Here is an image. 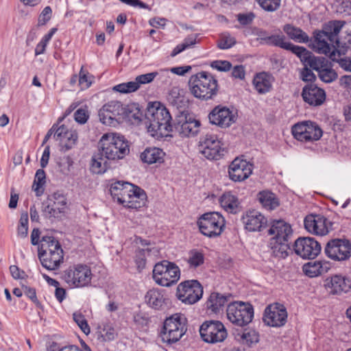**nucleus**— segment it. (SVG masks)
<instances>
[{
	"mask_svg": "<svg viewBox=\"0 0 351 351\" xmlns=\"http://www.w3.org/2000/svg\"><path fill=\"white\" fill-rule=\"evenodd\" d=\"M145 116L147 131L152 136L162 138L173 131L170 123L171 117L167 108L160 106L159 103L149 104Z\"/></svg>",
	"mask_w": 351,
	"mask_h": 351,
	"instance_id": "1",
	"label": "nucleus"
},
{
	"mask_svg": "<svg viewBox=\"0 0 351 351\" xmlns=\"http://www.w3.org/2000/svg\"><path fill=\"white\" fill-rule=\"evenodd\" d=\"M189 88L195 98L204 101L213 99L218 93L217 80L206 71L191 75L189 80Z\"/></svg>",
	"mask_w": 351,
	"mask_h": 351,
	"instance_id": "2",
	"label": "nucleus"
},
{
	"mask_svg": "<svg viewBox=\"0 0 351 351\" xmlns=\"http://www.w3.org/2000/svg\"><path fill=\"white\" fill-rule=\"evenodd\" d=\"M98 151L108 160L123 158L130 152L128 141L117 133L104 134L98 143Z\"/></svg>",
	"mask_w": 351,
	"mask_h": 351,
	"instance_id": "3",
	"label": "nucleus"
},
{
	"mask_svg": "<svg viewBox=\"0 0 351 351\" xmlns=\"http://www.w3.org/2000/svg\"><path fill=\"white\" fill-rule=\"evenodd\" d=\"M186 330V318L181 314H174L164 322L162 340L169 344L175 343L182 338Z\"/></svg>",
	"mask_w": 351,
	"mask_h": 351,
	"instance_id": "4",
	"label": "nucleus"
},
{
	"mask_svg": "<svg viewBox=\"0 0 351 351\" xmlns=\"http://www.w3.org/2000/svg\"><path fill=\"white\" fill-rule=\"evenodd\" d=\"M197 224L202 234L209 238H216L222 234L226 221L220 213L210 212L202 215Z\"/></svg>",
	"mask_w": 351,
	"mask_h": 351,
	"instance_id": "5",
	"label": "nucleus"
},
{
	"mask_svg": "<svg viewBox=\"0 0 351 351\" xmlns=\"http://www.w3.org/2000/svg\"><path fill=\"white\" fill-rule=\"evenodd\" d=\"M180 277V270L175 263L162 261L156 263L153 269V278L162 287H170L176 283Z\"/></svg>",
	"mask_w": 351,
	"mask_h": 351,
	"instance_id": "6",
	"label": "nucleus"
},
{
	"mask_svg": "<svg viewBox=\"0 0 351 351\" xmlns=\"http://www.w3.org/2000/svg\"><path fill=\"white\" fill-rule=\"evenodd\" d=\"M226 314L231 323L237 326L243 327L252 321L254 308L247 302H234L228 305Z\"/></svg>",
	"mask_w": 351,
	"mask_h": 351,
	"instance_id": "7",
	"label": "nucleus"
},
{
	"mask_svg": "<svg viewBox=\"0 0 351 351\" xmlns=\"http://www.w3.org/2000/svg\"><path fill=\"white\" fill-rule=\"evenodd\" d=\"M66 210L67 199L59 192L49 195L43 203V215L49 219H62L66 216Z\"/></svg>",
	"mask_w": 351,
	"mask_h": 351,
	"instance_id": "8",
	"label": "nucleus"
},
{
	"mask_svg": "<svg viewBox=\"0 0 351 351\" xmlns=\"http://www.w3.org/2000/svg\"><path fill=\"white\" fill-rule=\"evenodd\" d=\"M126 108L118 101H111L99 111L100 121L106 125L116 127L125 118Z\"/></svg>",
	"mask_w": 351,
	"mask_h": 351,
	"instance_id": "9",
	"label": "nucleus"
},
{
	"mask_svg": "<svg viewBox=\"0 0 351 351\" xmlns=\"http://www.w3.org/2000/svg\"><path fill=\"white\" fill-rule=\"evenodd\" d=\"M324 254L335 261H344L351 256V243L347 239H330L324 247Z\"/></svg>",
	"mask_w": 351,
	"mask_h": 351,
	"instance_id": "10",
	"label": "nucleus"
},
{
	"mask_svg": "<svg viewBox=\"0 0 351 351\" xmlns=\"http://www.w3.org/2000/svg\"><path fill=\"white\" fill-rule=\"evenodd\" d=\"M291 132L296 140L304 143L318 141L323 134L320 127L310 121L295 123L292 127Z\"/></svg>",
	"mask_w": 351,
	"mask_h": 351,
	"instance_id": "11",
	"label": "nucleus"
},
{
	"mask_svg": "<svg viewBox=\"0 0 351 351\" xmlns=\"http://www.w3.org/2000/svg\"><path fill=\"white\" fill-rule=\"evenodd\" d=\"M199 334L202 340L209 343L222 342L228 335L224 325L221 322L216 320L203 322L199 328Z\"/></svg>",
	"mask_w": 351,
	"mask_h": 351,
	"instance_id": "12",
	"label": "nucleus"
},
{
	"mask_svg": "<svg viewBox=\"0 0 351 351\" xmlns=\"http://www.w3.org/2000/svg\"><path fill=\"white\" fill-rule=\"evenodd\" d=\"M203 295V287L196 280H186L177 287L176 296L186 304H193L199 301Z\"/></svg>",
	"mask_w": 351,
	"mask_h": 351,
	"instance_id": "13",
	"label": "nucleus"
},
{
	"mask_svg": "<svg viewBox=\"0 0 351 351\" xmlns=\"http://www.w3.org/2000/svg\"><path fill=\"white\" fill-rule=\"evenodd\" d=\"M199 152L208 160H219L224 155V149L217 136L206 134L199 141Z\"/></svg>",
	"mask_w": 351,
	"mask_h": 351,
	"instance_id": "14",
	"label": "nucleus"
},
{
	"mask_svg": "<svg viewBox=\"0 0 351 351\" xmlns=\"http://www.w3.org/2000/svg\"><path fill=\"white\" fill-rule=\"evenodd\" d=\"M293 247L295 253L304 259L315 258L322 250L320 243L313 237H299Z\"/></svg>",
	"mask_w": 351,
	"mask_h": 351,
	"instance_id": "15",
	"label": "nucleus"
},
{
	"mask_svg": "<svg viewBox=\"0 0 351 351\" xmlns=\"http://www.w3.org/2000/svg\"><path fill=\"white\" fill-rule=\"evenodd\" d=\"M287 316V308L283 304L274 303L265 308L263 319L266 325L280 328L286 324Z\"/></svg>",
	"mask_w": 351,
	"mask_h": 351,
	"instance_id": "16",
	"label": "nucleus"
},
{
	"mask_svg": "<svg viewBox=\"0 0 351 351\" xmlns=\"http://www.w3.org/2000/svg\"><path fill=\"white\" fill-rule=\"evenodd\" d=\"M88 268L86 265L77 264L66 269L62 279L70 286L82 287L88 285Z\"/></svg>",
	"mask_w": 351,
	"mask_h": 351,
	"instance_id": "17",
	"label": "nucleus"
},
{
	"mask_svg": "<svg viewBox=\"0 0 351 351\" xmlns=\"http://www.w3.org/2000/svg\"><path fill=\"white\" fill-rule=\"evenodd\" d=\"M305 229L310 233L324 236L332 230V223L321 215H308L304 220Z\"/></svg>",
	"mask_w": 351,
	"mask_h": 351,
	"instance_id": "18",
	"label": "nucleus"
},
{
	"mask_svg": "<svg viewBox=\"0 0 351 351\" xmlns=\"http://www.w3.org/2000/svg\"><path fill=\"white\" fill-rule=\"evenodd\" d=\"M210 123L221 128H228L236 121V117L228 108L222 106L215 107L208 114Z\"/></svg>",
	"mask_w": 351,
	"mask_h": 351,
	"instance_id": "19",
	"label": "nucleus"
},
{
	"mask_svg": "<svg viewBox=\"0 0 351 351\" xmlns=\"http://www.w3.org/2000/svg\"><path fill=\"white\" fill-rule=\"evenodd\" d=\"M200 122L191 116L182 114L178 117L173 128L182 136L196 135L199 130Z\"/></svg>",
	"mask_w": 351,
	"mask_h": 351,
	"instance_id": "20",
	"label": "nucleus"
},
{
	"mask_svg": "<svg viewBox=\"0 0 351 351\" xmlns=\"http://www.w3.org/2000/svg\"><path fill=\"white\" fill-rule=\"evenodd\" d=\"M252 170L253 166L251 163L237 158L229 166L228 174L232 181L241 182L250 177Z\"/></svg>",
	"mask_w": 351,
	"mask_h": 351,
	"instance_id": "21",
	"label": "nucleus"
},
{
	"mask_svg": "<svg viewBox=\"0 0 351 351\" xmlns=\"http://www.w3.org/2000/svg\"><path fill=\"white\" fill-rule=\"evenodd\" d=\"M295 54L300 59V61L305 66H308L317 73L328 63V60L324 57L314 56L311 51L304 47H297Z\"/></svg>",
	"mask_w": 351,
	"mask_h": 351,
	"instance_id": "22",
	"label": "nucleus"
},
{
	"mask_svg": "<svg viewBox=\"0 0 351 351\" xmlns=\"http://www.w3.org/2000/svg\"><path fill=\"white\" fill-rule=\"evenodd\" d=\"M53 138L60 142V150L66 152L75 145L77 140V134L74 130H69L64 125L58 127L56 124Z\"/></svg>",
	"mask_w": 351,
	"mask_h": 351,
	"instance_id": "23",
	"label": "nucleus"
},
{
	"mask_svg": "<svg viewBox=\"0 0 351 351\" xmlns=\"http://www.w3.org/2000/svg\"><path fill=\"white\" fill-rule=\"evenodd\" d=\"M53 138L60 142V150L66 152L75 145L77 140V134L74 130H69L64 125L58 127L56 124Z\"/></svg>",
	"mask_w": 351,
	"mask_h": 351,
	"instance_id": "24",
	"label": "nucleus"
},
{
	"mask_svg": "<svg viewBox=\"0 0 351 351\" xmlns=\"http://www.w3.org/2000/svg\"><path fill=\"white\" fill-rule=\"evenodd\" d=\"M325 287L330 294L341 295L351 289V280L341 275H334L326 280Z\"/></svg>",
	"mask_w": 351,
	"mask_h": 351,
	"instance_id": "25",
	"label": "nucleus"
},
{
	"mask_svg": "<svg viewBox=\"0 0 351 351\" xmlns=\"http://www.w3.org/2000/svg\"><path fill=\"white\" fill-rule=\"evenodd\" d=\"M304 101L311 106L322 105L326 99L325 91L315 84L305 86L302 92Z\"/></svg>",
	"mask_w": 351,
	"mask_h": 351,
	"instance_id": "26",
	"label": "nucleus"
},
{
	"mask_svg": "<svg viewBox=\"0 0 351 351\" xmlns=\"http://www.w3.org/2000/svg\"><path fill=\"white\" fill-rule=\"evenodd\" d=\"M270 235H274L271 239L289 242L293 234V230L289 223L283 220L274 221L268 230Z\"/></svg>",
	"mask_w": 351,
	"mask_h": 351,
	"instance_id": "27",
	"label": "nucleus"
},
{
	"mask_svg": "<svg viewBox=\"0 0 351 351\" xmlns=\"http://www.w3.org/2000/svg\"><path fill=\"white\" fill-rule=\"evenodd\" d=\"M135 186L128 182L117 181L110 185V193L114 200L123 206L130 198L129 193L134 190Z\"/></svg>",
	"mask_w": 351,
	"mask_h": 351,
	"instance_id": "28",
	"label": "nucleus"
},
{
	"mask_svg": "<svg viewBox=\"0 0 351 351\" xmlns=\"http://www.w3.org/2000/svg\"><path fill=\"white\" fill-rule=\"evenodd\" d=\"M242 221L246 230L250 232L261 231L267 223L266 218L258 211L253 210L243 216Z\"/></svg>",
	"mask_w": 351,
	"mask_h": 351,
	"instance_id": "29",
	"label": "nucleus"
},
{
	"mask_svg": "<svg viewBox=\"0 0 351 351\" xmlns=\"http://www.w3.org/2000/svg\"><path fill=\"white\" fill-rule=\"evenodd\" d=\"M38 256L43 267L48 270L58 269L64 259L63 250H58L56 252L50 254L47 252L38 253Z\"/></svg>",
	"mask_w": 351,
	"mask_h": 351,
	"instance_id": "30",
	"label": "nucleus"
},
{
	"mask_svg": "<svg viewBox=\"0 0 351 351\" xmlns=\"http://www.w3.org/2000/svg\"><path fill=\"white\" fill-rule=\"evenodd\" d=\"M330 263L327 261H311L302 267L303 272L310 278L317 277L326 274L330 269Z\"/></svg>",
	"mask_w": 351,
	"mask_h": 351,
	"instance_id": "31",
	"label": "nucleus"
},
{
	"mask_svg": "<svg viewBox=\"0 0 351 351\" xmlns=\"http://www.w3.org/2000/svg\"><path fill=\"white\" fill-rule=\"evenodd\" d=\"M128 199L126 200L123 206L138 209L145 205L147 195L144 190L140 187L135 186L134 190H132L131 193H129Z\"/></svg>",
	"mask_w": 351,
	"mask_h": 351,
	"instance_id": "32",
	"label": "nucleus"
},
{
	"mask_svg": "<svg viewBox=\"0 0 351 351\" xmlns=\"http://www.w3.org/2000/svg\"><path fill=\"white\" fill-rule=\"evenodd\" d=\"M328 35L326 30L318 32L315 36L313 47L315 51L322 54L328 56L334 49H337L335 46L332 47L328 43Z\"/></svg>",
	"mask_w": 351,
	"mask_h": 351,
	"instance_id": "33",
	"label": "nucleus"
},
{
	"mask_svg": "<svg viewBox=\"0 0 351 351\" xmlns=\"http://www.w3.org/2000/svg\"><path fill=\"white\" fill-rule=\"evenodd\" d=\"M165 153L162 149L152 147L146 148L141 154L143 162L147 164L161 163L164 161Z\"/></svg>",
	"mask_w": 351,
	"mask_h": 351,
	"instance_id": "34",
	"label": "nucleus"
},
{
	"mask_svg": "<svg viewBox=\"0 0 351 351\" xmlns=\"http://www.w3.org/2000/svg\"><path fill=\"white\" fill-rule=\"evenodd\" d=\"M145 300L150 307L158 310L165 304V298L163 294V291L158 289H152L147 292Z\"/></svg>",
	"mask_w": 351,
	"mask_h": 351,
	"instance_id": "35",
	"label": "nucleus"
},
{
	"mask_svg": "<svg viewBox=\"0 0 351 351\" xmlns=\"http://www.w3.org/2000/svg\"><path fill=\"white\" fill-rule=\"evenodd\" d=\"M95 335L99 342L104 343L114 340L117 337V332L112 325L102 323L97 326Z\"/></svg>",
	"mask_w": 351,
	"mask_h": 351,
	"instance_id": "36",
	"label": "nucleus"
},
{
	"mask_svg": "<svg viewBox=\"0 0 351 351\" xmlns=\"http://www.w3.org/2000/svg\"><path fill=\"white\" fill-rule=\"evenodd\" d=\"M221 206L228 213L236 214L240 210V202L231 192L223 194L220 198Z\"/></svg>",
	"mask_w": 351,
	"mask_h": 351,
	"instance_id": "37",
	"label": "nucleus"
},
{
	"mask_svg": "<svg viewBox=\"0 0 351 351\" xmlns=\"http://www.w3.org/2000/svg\"><path fill=\"white\" fill-rule=\"evenodd\" d=\"M283 31L288 37L298 43H306L309 41V37L302 29L291 24H286L283 27Z\"/></svg>",
	"mask_w": 351,
	"mask_h": 351,
	"instance_id": "38",
	"label": "nucleus"
},
{
	"mask_svg": "<svg viewBox=\"0 0 351 351\" xmlns=\"http://www.w3.org/2000/svg\"><path fill=\"white\" fill-rule=\"evenodd\" d=\"M62 250L60 243L52 236H43L38 246V253L52 254Z\"/></svg>",
	"mask_w": 351,
	"mask_h": 351,
	"instance_id": "39",
	"label": "nucleus"
},
{
	"mask_svg": "<svg viewBox=\"0 0 351 351\" xmlns=\"http://www.w3.org/2000/svg\"><path fill=\"white\" fill-rule=\"evenodd\" d=\"M267 45L279 47L282 49L291 51L294 54L295 51H297L295 49L300 47V46L294 45L291 42L287 40L286 37L282 34L270 35L269 38H267Z\"/></svg>",
	"mask_w": 351,
	"mask_h": 351,
	"instance_id": "40",
	"label": "nucleus"
},
{
	"mask_svg": "<svg viewBox=\"0 0 351 351\" xmlns=\"http://www.w3.org/2000/svg\"><path fill=\"white\" fill-rule=\"evenodd\" d=\"M107 160L108 159L106 158L104 154L98 151V153L92 156L90 170L96 174L105 173L108 167Z\"/></svg>",
	"mask_w": 351,
	"mask_h": 351,
	"instance_id": "41",
	"label": "nucleus"
},
{
	"mask_svg": "<svg viewBox=\"0 0 351 351\" xmlns=\"http://www.w3.org/2000/svg\"><path fill=\"white\" fill-rule=\"evenodd\" d=\"M253 84L259 93L265 94L271 88V77L264 72L258 73L254 77Z\"/></svg>",
	"mask_w": 351,
	"mask_h": 351,
	"instance_id": "42",
	"label": "nucleus"
},
{
	"mask_svg": "<svg viewBox=\"0 0 351 351\" xmlns=\"http://www.w3.org/2000/svg\"><path fill=\"white\" fill-rule=\"evenodd\" d=\"M184 91L178 86L172 87L167 95V101L173 106L177 108H182L186 104Z\"/></svg>",
	"mask_w": 351,
	"mask_h": 351,
	"instance_id": "43",
	"label": "nucleus"
},
{
	"mask_svg": "<svg viewBox=\"0 0 351 351\" xmlns=\"http://www.w3.org/2000/svg\"><path fill=\"white\" fill-rule=\"evenodd\" d=\"M269 245L271 254L279 258H285L290 250L289 242H282L275 239H270Z\"/></svg>",
	"mask_w": 351,
	"mask_h": 351,
	"instance_id": "44",
	"label": "nucleus"
},
{
	"mask_svg": "<svg viewBox=\"0 0 351 351\" xmlns=\"http://www.w3.org/2000/svg\"><path fill=\"white\" fill-rule=\"evenodd\" d=\"M258 198L263 206L268 210H274L279 205L276 195L271 191H263L259 192Z\"/></svg>",
	"mask_w": 351,
	"mask_h": 351,
	"instance_id": "45",
	"label": "nucleus"
},
{
	"mask_svg": "<svg viewBox=\"0 0 351 351\" xmlns=\"http://www.w3.org/2000/svg\"><path fill=\"white\" fill-rule=\"evenodd\" d=\"M227 297L218 293H212L207 302V306L213 312L217 313L227 302Z\"/></svg>",
	"mask_w": 351,
	"mask_h": 351,
	"instance_id": "46",
	"label": "nucleus"
},
{
	"mask_svg": "<svg viewBox=\"0 0 351 351\" xmlns=\"http://www.w3.org/2000/svg\"><path fill=\"white\" fill-rule=\"evenodd\" d=\"M344 22L340 21H335L330 23L326 31L328 35V40L336 43V48L340 47V41L338 40L337 36L341 29H342Z\"/></svg>",
	"mask_w": 351,
	"mask_h": 351,
	"instance_id": "47",
	"label": "nucleus"
},
{
	"mask_svg": "<svg viewBox=\"0 0 351 351\" xmlns=\"http://www.w3.org/2000/svg\"><path fill=\"white\" fill-rule=\"evenodd\" d=\"M344 51L341 52L339 49H334L330 54V58L333 62H337L339 66L346 71L351 72V58L348 57H341Z\"/></svg>",
	"mask_w": 351,
	"mask_h": 351,
	"instance_id": "48",
	"label": "nucleus"
},
{
	"mask_svg": "<svg viewBox=\"0 0 351 351\" xmlns=\"http://www.w3.org/2000/svg\"><path fill=\"white\" fill-rule=\"evenodd\" d=\"M318 77L325 83H331L337 79L338 75L337 72L332 69L330 62L328 61V63L319 71Z\"/></svg>",
	"mask_w": 351,
	"mask_h": 351,
	"instance_id": "49",
	"label": "nucleus"
},
{
	"mask_svg": "<svg viewBox=\"0 0 351 351\" xmlns=\"http://www.w3.org/2000/svg\"><path fill=\"white\" fill-rule=\"evenodd\" d=\"M43 169H38L35 174L33 188L37 196L40 195L43 193V191H40V189L43 188L46 182V174Z\"/></svg>",
	"mask_w": 351,
	"mask_h": 351,
	"instance_id": "50",
	"label": "nucleus"
},
{
	"mask_svg": "<svg viewBox=\"0 0 351 351\" xmlns=\"http://www.w3.org/2000/svg\"><path fill=\"white\" fill-rule=\"evenodd\" d=\"M188 263L191 267L196 268L204 263V254L197 250H192L189 253Z\"/></svg>",
	"mask_w": 351,
	"mask_h": 351,
	"instance_id": "51",
	"label": "nucleus"
},
{
	"mask_svg": "<svg viewBox=\"0 0 351 351\" xmlns=\"http://www.w3.org/2000/svg\"><path fill=\"white\" fill-rule=\"evenodd\" d=\"M139 86L134 81L116 85L112 88V90L121 93H130L137 90Z\"/></svg>",
	"mask_w": 351,
	"mask_h": 351,
	"instance_id": "52",
	"label": "nucleus"
},
{
	"mask_svg": "<svg viewBox=\"0 0 351 351\" xmlns=\"http://www.w3.org/2000/svg\"><path fill=\"white\" fill-rule=\"evenodd\" d=\"M196 43V38L194 36H189L184 40V41L177 45L173 50L172 51L171 56L174 57L177 56L178 53H181L186 49L194 45Z\"/></svg>",
	"mask_w": 351,
	"mask_h": 351,
	"instance_id": "53",
	"label": "nucleus"
},
{
	"mask_svg": "<svg viewBox=\"0 0 351 351\" xmlns=\"http://www.w3.org/2000/svg\"><path fill=\"white\" fill-rule=\"evenodd\" d=\"M84 66H82L79 76L77 75H73L70 80V84L71 86L75 85L78 82L79 85L81 86V89H86L88 88V76L84 73Z\"/></svg>",
	"mask_w": 351,
	"mask_h": 351,
	"instance_id": "54",
	"label": "nucleus"
},
{
	"mask_svg": "<svg viewBox=\"0 0 351 351\" xmlns=\"http://www.w3.org/2000/svg\"><path fill=\"white\" fill-rule=\"evenodd\" d=\"M256 1L265 11L274 12L280 8L281 0H256Z\"/></svg>",
	"mask_w": 351,
	"mask_h": 351,
	"instance_id": "55",
	"label": "nucleus"
},
{
	"mask_svg": "<svg viewBox=\"0 0 351 351\" xmlns=\"http://www.w3.org/2000/svg\"><path fill=\"white\" fill-rule=\"evenodd\" d=\"M259 336L258 333L254 330H250L244 332L241 335V339L243 343H245L248 346H251L254 343L258 342Z\"/></svg>",
	"mask_w": 351,
	"mask_h": 351,
	"instance_id": "56",
	"label": "nucleus"
},
{
	"mask_svg": "<svg viewBox=\"0 0 351 351\" xmlns=\"http://www.w3.org/2000/svg\"><path fill=\"white\" fill-rule=\"evenodd\" d=\"M236 43V40L229 34H223L221 40L219 41L217 46L221 49H227Z\"/></svg>",
	"mask_w": 351,
	"mask_h": 351,
	"instance_id": "57",
	"label": "nucleus"
},
{
	"mask_svg": "<svg viewBox=\"0 0 351 351\" xmlns=\"http://www.w3.org/2000/svg\"><path fill=\"white\" fill-rule=\"evenodd\" d=\"M57 164L60 169V171L63 173H67L70 171V168L72 167L73 161L70 156H67L60 158L59 160L57 162Z\"/></svg>",
	"mask_w": 351,
	"mask_h": 351,
	"instance_id": "58",
	"label": "nucleus"
},
{
	"mask_svg": "<svg viewBox=\"0 0 351 351\" xmlns=\"http://www.w3.org/2000/svg\"><path fill=\"white\" fill-rule=\"evenodd\" d=\"M73 320L80 326L86 335H88V322L82 313L75 312L73 314Z\"/></svg>",
	"mask_w": 351,
	"mask_h": 351,
	"instance_id": "59",
	"label": "nucleus"
},
{
	"mask_svg": "<svg viewBox=\"0 0 351 351\" xmlns=\"http://www.w3.org/2000/svg\"><path fill=\"white\" fill-rule=\"evenodd\" d=\"M52 16V10L50 6H46L38 16V25L42 26L45 25Z\"/></svg>",
	"mask_w": 351,
	"mask_h": 351,
	"instance_id": "60",
	"label": "nucleus"
},
{
	"mask_svg": "<svg viewBox=\"0 0 351 351\" xmlns=\"http://www.w3.org/2000/svg\"><path fill=\"white\" fill-rule=\"evenodd\" d=\"M337 12L344 16L351 15V1L349 0H341L337 5Z\"/></svg>",
	"mask_w": 351,
	"mask_h": 351,
	"instance_id": "61",
	"label": "nucleus"
},
{
	"mask_svg": "<svg viewBox=\"0 0 351 351\" xmlns=\"http://www.w3.org/2000/svg\"><path fill=\"white\" fill-rule=\"evenodd\" d=\"M157 72L148 73L137 76L135 79V82L140 86L141 84H145L152 82L157 76Z\"/></svg>",
	"mask_w": 351,
	"mask_h": 351,
	"instance_id": "62",
	"label": "nucleus"
},
{
	"mask_svg": "<svg viewBox=\"0 0 351 351\" xmlns=\"http://www.w3.org/2000/svg\"><path fill=\"white\" fill-rule=\"evenodd\" d=\"M300 78L304 82H314L316 80V75L311 69L304 66V68L300 71Z\"/></svg>",
	"mask_w": 351,
	"mask_h": 351,
	"instance_id": "63",
	"label": "nucleus"
},
{
	"mask_svg": "<svg viewBox=\"0 0 351 351\" xmlns=\"http://www.w3.org/2000/svg\"><path fill=\"white\" fill-rule=\"evenodd\" d=\"M210 65L213 69L219 71H228L232 67L231 63L227 60H215Z\"/></svg>",
	"mask_w": 351,
	"mask_h": 351,
	"instance_id": "64",
	"label": "nucleus"
}]
</instances>
